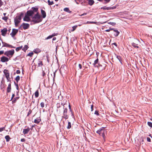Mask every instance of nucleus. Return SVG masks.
Masks as SVG:
<instances>
[{"label": "nucleus", "instance_id": "f257e3e1", "mask_svg": "<svg viewBox=\"0 0 152 152\" xmlns=\"http://www.w3.org/2000/svg\"><path fill=\"white\" fill-rule=\"evenodd\" d=\"M32 21L35 23L40 22L42 20L38 12H37L33 17H32Z\"/></svg>", "mask_w": 152, "mask_h": 152}, {"label": "nucleus", "instance_id": "f03ea898", "mask_svg": "<svg viewBox=\"0 0 152 152\" xmlns=\"http://www.w3.org/2000/svg\"><path fill=\"white\" fill-rule=\"evenodd\" d=\"M14 50H11L7 51L4 53L5 55L7 56L10 57L12 56L14 54Z\"/></svg>", "mask_w": 152, "mask_h": 152}, {"label": "nucleus", "instance_id": "7ed1b4c3", "mask_svg": "<svg viewBox=\"0 0 152 152\" xmlns=\"http://www.w3.org/2000/svg\"><path fill=\"white\" fill-rule=\"evenodd\" d=\"M29 26V24L28 23H23L21 25L20 27H23V28L25 30L28 28Z\"/></svg>", "mask_w": 152, "mask_h": 152}, {"label": "nucleus", "instance_id": "20e7f679", "mask_svg": "<svg viewBox=\"0 0 152 152\" xmlns=\"http://www.w3.org/2000/svg\"><path fill=\"white\" fill-rule=\"evenodd\" d=\"M64 116L63 117L64 118L66 119L68 117V115L67 114V109L66 108H64Z\"/></svg>", "mask_w": 152, "mask_h": 152}, {"label": "nucleus", "instance_id": "39448f33", "mask_svg": "<svg viewBox=\"0 0 152 152\" xmlns=\"http://www.w3.org/2000/svg\"><path fill=\"white\" fill-rule=\"evenodd\" d=\"M18 31V30L13 29L12 30V32L10 34V35L12 37H13L16 34Z\"/></svg>", "mask_w": 152, "mask_h": 152}, {"label": "nucleus", "instance_id": "423d86ee", "mask_svg": "<svg viewBox=\"0 0 152 152\" xmlns=\"http://www.w3.org/2000/svg\"><path fill=\"white\" fill-rule=\"evenodd\" d=\"M9 59L8 58L4 56L2 57L1 58V61L2 62H7L9 61Z\"/></svg>", "mask_w": 152, "mask_h": 152}, {"label": "nucleus", "instance_id": "0eeeda50", "mask_svg": "<svg viewBox=\"0 0 152 152\" xmlns=\"http://www.w3.org/2000/svg\"><path fill=\"white\" fill-rule=\"evenodd\" d=\"M7 28H4L1 31L2 35L4 36H5L7 33Z\"/></svg>", "mask_w": 152, "mask_h": 152}, {"label": "nucleus", "instance_id": "6e6552de", "mask_svg": "<svg viewBox=\"0 0 152 152\" xmlns=\"http://www.w3.org/2000/svg\"><path fill=\"white\" fill-rule=\"evenodd\" d=\"M103 127L101 128L98 129L96 131V132L99 135H101L102 133L104 130Z\"/></svg>", "mask_w": 152, "mask_h": 152}, {"label": "nucleus", "instance_id": "1a4fd4ad", "mask_svg": "<svg viewBox=\"0 0 152 152\" xmlns=\"http://www.w3.org/2000/svg\"><path fill=\"white\" fill-rule=\"evenodd\" d=\"M23 20L25 21L28 22L30 21V19L29 16L27 15H26L23 18Z\"/></svg>", "mask_w": 152, "mask_h": 152}, {"label": "nucleus", "instance_id": "9d476101", "mask_svg": "<svg viewBox=\"0 0 152 152\" xmlns=\"http://www.w3.org/2000/svg\"><path fill=\"white\" fill-rule=\"evenodd\" d=\"M30 131V129L28 127L27 129H23V133L24 134H26L28 132Z\"/></svg>", "mask_w": 152, "mask_h": 152}, {"label": "nucleus", "instance_id": "9b49d317", "mask_svg": "<svg viewBox=\"0 0 152 152\" xmlns=\"http://www.w3.org/2000/svg\"><path fill=\"white\" fill-rule=\"evenodd\" d=\"M14 22L15 23V26H18V24L20 22V21L18 20L16 18H15L14 19Z\"/></svg>", "mask_w": 152, "mask_h": 152}, {"label": "nucleus", "instance_id": "f8f14e48", "mask_svg": "<svg viewBox=\"0 0 152 152\" xmlns=\"http://www.w3.org/2000/svg\"><path fill=\"white\" fill-rule=\"evenodd\" d=\"M34 14L33 11H31V10L28 11L27 12V15L29 16H31Z\"/></svg>", "mask_w": 152, "mask_h": 152}, {"label": "nucleus", "instance_id": "ddd939ff", "mask_svg": "<svg viewBox=\"0 0 152 152\" xmlns=\"http://www.w3.org/2000/svg\"><path fill=\"white\" fill-rule=\"evenodd\" d=\"M41 13L43 18H45L46 16V14L45 12L43 10H41Z\"/></svg>", "mask_w": 152, "mask_h": 152}, {"label": "nucleus", "instance_id": "4468645a", "mask_svg": "<svg viewBox=\"0 0 152 152\" xmlns=\"http://www.w3.org/2000/svg\"><path fill=\"white\" fill-rule=\"evenodd\" d=\"M113 30L115 32V33L114 34L115 36V37H117L119 35V34L120 32L119 31H118V30L116 29H113Z\"/></svg>", "mask_w": 152, "mask_h": 152}, {"label": "nucleus", "instance_id": "2eb2a0df", "mask_svg": "<svg viewBox=\"0 0 152 152\" xmlns=\"http://www.w3.org/2000/svg\"><path fill=\"white\" fill-rule=\"evenodd\" d=\"M31 11H33V13H34L35 12H38V9L37 8H36L35 7H33L32 8V10H31Z\"/></svg>", "mask_w": 152, "mask_h": 152}, {"label": "nucleus", "instance_id": "dca6fc26", "mask_svg": "<svg viewBox=\"0 0 152 152\" xmlns=\"http://www.w3.org/2000/svg\"><path fill=\"white\" fill-rule=\"evenodd\" d=\"M11 83H10L8 87H7V92H10L11 91Z\"/></svg>", "mask_w": 152, "mask_h": 152}, {"label": "nucleus", "instance_id": "f3484780", "mask_svg": "<svg viewBox=\"0 0 152 152\" xmlns=\"http://www.w3.org/2000/svg\"><path fill=\"white\" fill-rule=\"evenodd\" d=\"M8 82H10V77L9 73L5 75Z\"/></svg>", "mask_w": 152, "mask_h": 152}, {"label": "nucleus", "instance_id": "a211bd4d", "mask_svg": "<svg viewBox=\"0 0 152 152\" xmlns=\"http://www.w3.org/2000/svg\"><path fill=\"white\" fill-rule=\"evenodd\" d=\"M41 119L39 118H37V119H35L34 121V122L36 124H38L41 121Z\"/></svg>", "mask_w": 152, "mask_h": 152}, {"label": "nucleus", "instance_id": "6ab92c4d", "mask_svg": "<svg viewBox=\"0 0 152 152\" xmlns=\"http://www.w3.org/2000/svg\"><path fill=\"white\" fill-rule=\"evenodd\" d=\"M41 51V50L39 48H36L34 50V52L35 53H39Z\"/></svg>", "mask_w": 152, "mask_h": 152}, {"label": "nucleus", "instance_id": "aec40b11", "mask_svg": "<svg viewBox=\"0 0 152 152\" xmlns=\"http://www.w3.org/2000/svg\"><path fill=\"white\" fill-rule=\"evenodd\" d=\"M56 35V34H55L54 33V34H53L52 35H50L49 36H48L46 38V39H50Z\"/></svg>", "mask_w": 152, "mask_h": 152}, {"label": "nucleus", "instance_id": "412c9836", "mask_svg": "<svg viewBox=\"0 0 152 152\" xmlns=\"http://www.w3.org/2000/svg\"><path fill=\"white\" fill-rule=\"evenodd\" d=\"M64 11L67 12L68 13H70L71 12V11H70L68 8H65L64 9Z\"/></svg>", "mask_w": 152, "mask_h": 152}, {"label": "nucleus", "instance_id": "4be33fe9", "mask_svg": "<svg viewBox=\"0 0 152 152\" xmlns=\"http://www.w3.org/2000/svg\"><path fill=\"white\" fill-rule=\"evenodd\" d=\"M94 2V1L93 0H89L88 1V4L90 5H92Z\"/></svg>", "mask_w": 152, "mask_h": 152}, {"label": "nucleus", "instance_id": "5701e85b", "mask_svg": "<svg viewBox=\"0 0 152 152\" xmlns=\"http://www.w3.org/2000/svg\"><path fill=\"white\" fill-rule=\"evenodd\" d=\"M5 139L6 140V141L7 142H8L10 141V138L9 136L8 135H6L5 136Z\"/></svg>", "mask_w": 152, "mask_h": 152}, {"label": "nucleus", "instance_id": "b1692460", "mask_svg": "<svg viewBox=\"0 0 152 152\" xmlns=\"http://www.w3.org/2000/svg\"><path fill=\"white\" fill-rule=\"evenodd\" d=\"M132 45L135 48H139L138 46H137V45H136V43L133 42L132 44Z\"/></svg>", "mask_w": 152, "mask_h": 152}, {"label": "nucleus", "instance_id": "393cba45", "mask_svg": "<svg viewBox=\"0 0 152 152\" xmlns=\"http://www.w3.org/2000/svg\"><path fill=\"white\" fill-rule=\"evenodd\" d=\"M72 125L70 122H68V125L67 127V129H69L71 127Z\"/></svg>", "mask_w": 152, "mask_h": 152}, {"label": "nucleus", "instance_id": "a878e982", "mask_svg": "<svg viewBox=\"0 0 152 152\" xmlns=\"http://www.w3.org/2000/svg\"><path fill=\"white\" fill-rule=\"evenodd\" d=\"M87 24H89V23L95 24H97L98 23H97V22H94V21H91V22L87 21Z\"/></svg>", "mask_w": 152, "mask_h": 152}, {"label": "nucleus", "instance_id": "bb28decb", "mask_svg": "<svg viewBox=\"0 0 152 152\" xmlns=\"http://www.w3.org/2000/svg\"><path fill=\"white\" fill-rule=\"evenodd\" d=\"M28 47L27 45H25L24 47L23 48L22 50L25 51L28 48Z\"/></svg>", "mask_w": 152, "mask_h": 152}, {"label": "nucleus", "instance_id": "cd10ccee", "mask_svg": "<svg viewBox=\"0 0 152 152\" xmlns=\"http://www.w3.org/2000/svg\"><path fill=\"white\" fill-rule=\"evenodd\" d=\"M48 5L50 6L54 4L53 1H50V0H48Z\"/></svg>", "mask_w": 152, "mask_h": 152}, {"label": "nucleus", "instance_id": "c85d7f7f", "mask_svg": "<svg viewBox=\"0 0 152 152\" xmlns=\"http://www.w3.org/2000/svg\"><path fill=\"white\" fill-rule=\"evenodd\" d=\"M35 96L36 97H37L39 96V92L38 90L36 91L34 93Z\"/></svg>", "mask_w": 152, "mask_h": 152}, {"label": "nucleus", "instance_id": "c756f323", "mask_svg": "<svg viewBox=\"0 0 152 152\" xmlns=\"http://www.w3.org/2000/svg\"><path fill=\"white\" fill-rule=\"evenodd\" d=\"M38 66H40L42 65V62L41 61H39L38 63Z\"/></svg>", "mask_w": 152, "mask_h": 152}, {"label": "nucleus", "instance_id": "7c9ffc66", "mask_svg": "<svg viewBox=\"0 0 152 152\" xmlns=\"http://www.w3.org/2000/svg\"><path fill=\"white\" fill-rule=\"evenodd\" d=\"M4 73L5 75L9 73L8 71L6 69H4Z\"/></svg>", "mask_w": 152, "mask_h": 152}, {"label": "nucleus", "instance_id": "2f4dec72", "mask_svg": "<svg viewBox=\"0 0 152 152\" xmlns=\"http://www.w3.org/2000/svg\"><path fill=\"white\" fill-rule=\"evenodd\" d=\"M20 77L19 76H18L16 77L15 78V80L17 82H18V81L20 80Z\"/></svg>", "mask_w": 152, "mask_h": 152}, {"label": "nucleus", "instance_id": "473e14b6", "mask_svg": "<svg viewBox=\"0 0 152 152\" xmlns=\"http://www.w3.org/2000/svg\"><path fill=\"white\" fill-rule=\"evenodd\" d=\"M22 48V46H21V47H18L16 49V50L17 51H18L19 50L21 49Z\"/></svg>", "mask_w": 152, "mask_h": 152}, {"label": "nucleus", "instance_id": "72a5a7b5", "mask_svg": "<svg viewBox=\"0 0 152 152\" xmlns=\"http://www.w3.org/2000/svg\"><path fill=\"white\" fill-rule=\"evenodd\" d=\"M111 7H103V8L102 9L104 10H110V9H111Z\"/></svg>", "mask_w": 152, "mask_h": 152}, {"label": "nucleus", "instance_id": "f704fd0d", "mask_svg": "<svg viewBox=\"0 0 152 152\" xmlns=\"http://www.w3.org/2000/svg\"><path fill=\"white\" fill-rule=\"evenodd\" d=\"M148 124L149 126L151 128H152V123L151 122H148Z\"/></svg>", "mask_w": 152, "mask_h": 152}, {"label": "nucleus", "instance_id": "c9c22d12", "mask_svg": "<svg viewBox=\"0 0 152 152\" xmlns=\"http://www.w3.org/2000/svg\"><path fill=\"white\" fill-rule=\"evenodd\" d=\"M108 23L109 24H110V25H112V26H113L115 25V23H113V22H108Z\"/></svg>", "mask_w": 152, "mask_h": 152}, {"label": "nucleus", "instance_id": "e433bc0d", "mask_svg": "<svg viewBox=\"0 0 152 152\" xmlns=\"http://www.w3.org/2000/svg\"><path fill=\"white\" fill-rule=\"evenodd\" d=\"M77 26H73L72 27V31H75V29H76V28H77Z\"/></svg>", "mask_w": 152, "mask_h": 152}, {"label": "nucleus", "instance_id": "4c0bfd02", "mask_svg": "<svg viewBox=\"0 0 152 152\" xmlns=\"http://www.w3.org/2000/svg\"><path fill=\"white\" fill-rule=\"evenodd\" d=\"M18 97H16L12 101V103H15L16 102L17 100L18 99Z\"/></svg>", "mask_w": 152, "mask_h": 152}, {"label": "nucleus", "instance_id": "58836bf2", "mask_svg": "<svg viewBox=\"0 0 152 152\" xmlns=\"http://www.w3.org/2000/svg\"><path fill=\"white\" fill-rule=\"evenodd\" d=\"M139 42H140L138 40L135 39L134 43H136V45H138L139 43Z\"/></svg>", "mask_w": 152, "mask_h": 152}, {"label": "nucleus", "instance_id": "ea45409f", "mask_svg": "<svg viewBox=\"0 0 152 152\" xmlns=\"http://www.w3.org/2000/svg\"><path fill=\"white\" fill-rule=\"evenodd\" d=\"M2 19L4 20L5 21H7L8 18L7 17L4 16L2 18Z\"/></svg>", "mask_w": 152, "mask_h": 152}, {"label": "nucleus", "instance_id": "a19ab883", "mask_svg": "<svg viewBox=\"0 0 152 152\" xmlns=\"http://www.w3.org/2000/svg\"><path fill=\"white\" fill-rule=\"evenodd\" d=\"M15 18H16L17 19H18V20H19L20 21V20H21V17L20 16H17Z\"/></svg>", "mask_w": 152, "mask_h": 152}, {"label": "nucleus", "instance_id": "79ce46f5", "mask_svg": "<svg viewBox=\"0 0 152 152\" xmlns=\"http://www.w3.org/2000/svg\"><path fill=\"white\" fill-rule=\"evenodd\" d=\"M2 42L4 44V45L2 47H8V45L9 44H8L6 43H3V42Z\"/></svg>", "mask_w": 152, "mask_h": 152}, {"label": "nucleus", "instance_id": "37998d69", "mask_svg": "<svg viewBox=\"0 0 152 152\" xmlns=\"http://www.w3.org/2000/svg\"><path fill=\"white\" fill-rule=\"evenodd\" d=\"M40 105H41V107L42 108H43V107H44V105H45L44 103L43 102H41V103H40Z\"/></svg>", "mask_w": 152, "mask_h": 152}, {"label": "nucleus", "instance_id": "c03bdc74", "mask_svg": "<svg viewBox=\"0 0 152 152\" xmlns=\"http://www.w3.org/2000/svg\"><path fill=\"white\" fill-rule=\"evenodd\" d=\"M33 54L34 53L33 52L30 53L28 54V56L31 57L33 55Z\"/></svg>", "mask_w": 152, "mask_h": 152}, {"label": "nucleus", "instance_id": "a18cd8bd", "mask_svg": "<svg viewBox=\"0 0 152 152\" xmlns=\"http://www.w3.org/2000/svg\"><path fill=\"white\" fill-rule=\"evenodd\" d=\"M101 136H102V137H103V138L104 139V136H105V135H104V130L103 131V132L101 134Z\"/></svg>", "mask_w": 152, "mask_h": 152}, {"label": "nucleus", "instance_id": "49530a36", "mask_svg": "<svg viewBox=\"0 0 152 152\" xmlns=\"http://www.w3.org/2000/svg\"><path fill=\"white\" fill-rule=\"evenodd\" d=\"M5 127H2L0 128V132H2L3 131L5 130Z\"/></svg>", "mask_w": 152, "mask_h": 152}, {"label": "nucleus", "instance_id": "de8ad7c7", "mask_svg": "<svg viewBox=\"0 0 152 152\" xmlns=\"http://www.w3.org/2000/svg\"><path fill=\"white\" fill-rule=\"evenodd\" d=\"M98 61V59L97 58L96 60L94 61V63L93 64L94 65L97 64Z\"/></svg>", "mask_w": 152, "mask_h": 152}, {"label": "nucleus", "instance_id": "09e8293b", "mask_svg": "<svg viewBox=\"0 0 152 152\" xmlns=\"http://www.w3.org/2000/svg\"><path fill=\"white\" fill-rule=\"evenodd\" d=\"M117 58L118 59V60L119 61H120L121 62V57L119 56H116Z\"/></svg>", "mask_w": 152, "mask_h": 152}, {"label": "nucleus", "instance_id": "8fccbe9b", "mask_svg": "<svg viewBox=\"0 0 152 152\" xmlns=\"http://www.w3.org/2000/svg\"><path fill=\"white\" fill-rule=\"evenodd\" d=\"M113 30V28H110V29H107V30H106L105 31H107V32H109V31H110L111 30Z\"/></svg>", "mask_w": 152, "mask_h": 152}, {"label": "nucleus", "instance_id": "3c124183", "mask_svg": "<svg viewBox=\"0 0 152 152\" xmlns=\"http://www.w3.org/2000/svg\"><path fill=\"white\" fill-rule=\"evenodd\" d=\"M94 114L96 115H99L98 111H96L94 113Z\"/></svg>", "mask_w": 152, "mask_h": 152}, {"label": "nucleus", "instance_id": "603ef678", "mask_svg": "<svg viewBox=\"0 0 152 152\" xmlns=\"http://www.w3.org/2000/svg\"><path fill=\"white\" fill-rule=\"evenodd\" d=\"M8 47H10V48H15V47H14L13 46H12V45H8Z\"/></svg>", "mask_w": 152, "mask_h": 152}, {"label": "nucleus", "instance_id": "864d4df0", "mask_svg": "<svg viewBox=\"0 0 152 152\" xmlns=\"http://www.w3.org/2000/svg\"><path fill=\"white\" fill-rule=\"evenodd\" d=\"M147 140L148 142H150L151 141V139L149 137H147Z\"/></svg>", "mask_w": 152, "mask_h": 152}, {"label": "nucleus", "instance_id": "5fc2aeb1", "mask_svg": "<svg viewBox=\"0 0 152 152\" xmlns=\"http://www.w3.org/2000/svg\"><path fill=\"white\" fill-rule=\"evenodd\" d=\"M4 53V51L3 50H0V55Z\"/></svg>", "mask_w": 152, "mask_h": 152}, {"label": "nucleus", "instance_id": "6e6d98bb", "mask_svg": "<svg viewBox=\"0 0 152 152\" xmlns=\"http://www.w3.org/2000/svg\"><path fill=\"white\" fill-rule=\"evenodd\" d=\"M16 73L18 74H19L20 73V71L19 70H17L16 71Z\"/></svg>", "mask_w": 152, "mask_h": 152}, {"label": "nucleus", "instance_id": "4d7b16f0", "mask_svg": "<svg viewBox=\"0 0 152 152\" xmlns=\"http://www.w3.org/2000/svg\"><path fill=\"white\" fill-rule=\"evenodd\" d=\"M3 4V2L1 0H0V7H1Z\"/></svg>", "mask_w": 152, "mask_h": 152}, {"label": "nucleus", "instance_id": "13d9d810", "mask_svg": "<svg viewBox=\"0 0 152 152\" xmlns=\"http://www.w3.org/2000/svg\"><path fill=\"white\" fill-rule=\"evenodd\" d=\"M78 66L80 69H81L82 68V65L81 64H79Z\"/></svg>", "mask_w": 152, "mask_h": 152}, {"label": "nucleus", "instance_id": "bf43d9fd", "mask_svg": "<svg viewBox=\"0 0 152 152\" xmlns=\"http://www.w3.org/2000/svg\"><path fill=\"white\" fill-rule=\"evenodd\" d=\"M45 75V72L43 71L42 72V76H44Z\"/></svg>", "mask_w": 152, "mask_h": 152}, {"label": "nucleus", "instance_id": "052dcab7", "mask_svg": "<svg viewBox=\"0 0 152 152\" xmlns=\"http://www.w3.org/2000/svg\"><path fill=\"white\" fill-rule=\"evenodd\" d=\"M25 141V139L24 138L21 139V141L22 142H24Z\"/></svg>", "mask_w": 152, "mask_h": 152}, {"label": "nucleus", "instance_id": "680f3d73", "mask_svg": "<svg viewBox=\"0 0 152 152\" xmlns=\"http://www.w3.org/2000/svg\"><path fill=\"white\" fill-rule=\"evenodd\" d=\"M69 106L70 111L71 112V113H72V110H71V108L70 106V105L69 104Z\"/></svg>", "mask_w": 152, "mask_h": 152}, {"label": "nucleus", "instance_id": "e2e57ef3", "mask_svg": "<svg viewBox=\"0 0 152 152\" xmlns=\"http://www.w3.org/2000/svg\"><path fill=\"white\" fill-rule=\"evenodd\" d=\"M87 14V13H84L83 14H82L81 16H83V15H86Z\"/></svg>", "mask_w": 152, "mask_h": 152}, {"label": "nucleus", "instance_id": "0e129e2a", "mask_svg": "<svg viewBox=\"0 0 152 152\" xmlns=\"http://www.w3.org/2000/svg\"><path fill=\"white\" fill-rule=\"evenodd\" d=\"M15 96V94H13L12 95V98H11V100H12L14 97Z\"/></svg>", "mask_w": 152, "mask_h": 152}, {"label": "nucleus", "instance_id": "69168bd1", "mask_svg": "<svg viewBox=\"0 0 152 152\" xmlns=\"http://www.w3.org/2000/svg\"><path fill=\"white\" fill-rule=\"evenodd\" d=\"M93 105H91V111H92L93 110Z\"/></svg>", "mask_w": 152, "mask_h": 152}, {"label": "nucleus", "instance_id": "338daca9", "mask_svg": "<svg viewBox=\"0 0 152 152\" xmlns=\"http://www.w3.org/2000/svg\"><path fill=\"white\" fill-rule=\"evenodd\" d=\"M31 113V111L30 110L29 112L28 113V115L29 114H30Z\"/></svg>", "mask_w": 152, "mask_h": 152}, {"label": "nucleus", "instance_id": "774afa93", "mask_svg": "<svg viewBox=\"0 0 152 152\" xmlns=\"http://www.w3.org/2000/svg\"><path fill=\"white\" fill-rule=\"evenodd\" d=\"M56 39V37H54L53 38V40H55Z\"/></svg>", "mask_w": 152, "mask_h": 152}]
</instances>
